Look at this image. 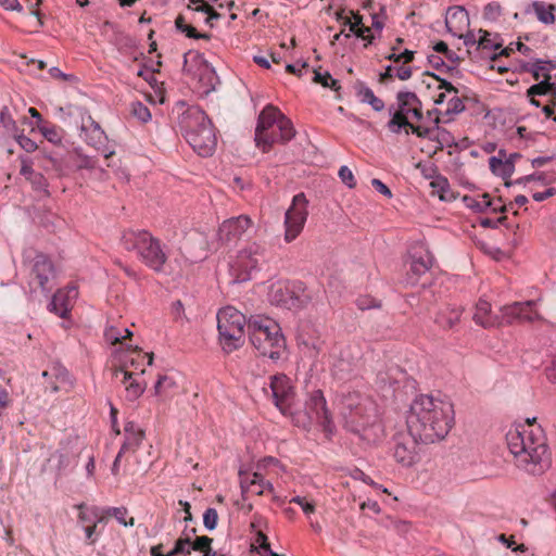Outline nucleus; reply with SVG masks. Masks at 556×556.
<instances>
[{
  "mask_svg": "<svg viewBox=\"0 0 556 556\" xmlns=\"http://www.w3.org/2000/svg\"><path fill=\"white\" fill-rule=\"evenodd\" d=\"M170 311L175 321H188V318L185 314V306L180 300H176L172 303Z\"/></svg>",
  "mask_w": 556,
  "mask_h": 556,
  "instance_id": "bf43d9fd",
  "label": "nucleus"
},
{
  "mask_svg": "<svg viewBox=\"0 0 556 556\" xmlns=\"http://www.w3.org/2000/svg\"><path fill=\"white\" fill-rule=\"evenodd\" d=\"M545 375L549 382L556 383V357L552 358L545 366Z\"/></svg>",
  "mask_w": 556,
  "mask_h": 556,
  "instance_id": "338daca9",
  "label": "nucleus"
},
{
  "mask_svg": "<svg viewBox=\"0 0 556 556\" xmlns=\"http://www.w3.org/2000/svg\"><path fill=\"white\" fill-rule=\"evenodd\" d=\"M354 88L356 96L358 97L362 103L369 104L371 102V99H374L375 93L368 86H366L363 81H356Z\"/></svg>",
  "mask_w": 556,
  "mask_h": 556,
  "instance_id": "a18cd8bd",
  "label": "nucleus"
},
{
  "mask_svg": "<svg viewBox=\"0 0 556 556\" xmlns=\"http://www.w3.org/2000/svg\"><path fill=\"white\" fill-rule=\"evenodd\" d=\"M339 177L346 187L354 188L356 186L354 175L346 165L340 167Z\"/></svg>",
  "mask_w": 556,
  "mask_h": 556,
  "instance_id": "052dcab7",
  "label": "nucleus"
},
{
  "mask_svg": "<svg viewBox=\"0 0 556 556\" xmlns=\"http://www.w3.org/2000/svg\"><path fill=\"white\" fill-rule=\"evenodd\" d=\"M354 22L351 24V33H353L356 37H362L368 41V43H371L374 40V36L366 35L370 31L369 27H362L358 26L362 24V16L359 14H353Z\"/></svg>",
  "mask_w": 556,
  "mask_h": 556,
  "instance_id": "79ce46f5",
  "label": "nucleus"
},
{
  "mask_svg": "<svg viewBox=\"0 0 556 556\" xmlns=\"http://www.w3.org/2000/svg\"><path fill=\"white\" fill-rule=\"evenodd\" d=\"M104 339L112 345L119 343L123 340V330L114 326H109L104 330Z\"/></svg>",
  "mask_w": 556,
  "mask_h": 556,
  "instance_id": "864d4df0",
  "label": "nucleus"
},
{
  "mask_svg": "<svg viewBox=\"0 0 556 556\" xmlns=\"http://www.w3.org/2000/svg\"><path fill=\"white\" fill-rule=\"evenodd\" d=\"M305 408L311 420L321 425L325 432L330 434L333 432L334 425L327 408L326 400L321 390H315L311 393Z\"/></svg>",
  "mask_w": 556,
  "mask_h": 556,
  "instance_id": "2eb2a0df",
  "label": "nucleus"
},
{
  "mask_svg": "<svg viewBox=\"0 0 556 556\" xmlns=\"http://www.w3.org/2000/svg\"><path fill=\"white\" fill-rule=\"evenodd\" d=\"M115 378H121V382L125 386L126 399L128 401H136L141 396L144 391V386L139 382L134 375L121 367L114 372Z\"/></svg>",
  "mask_w": 556,
  "mask_h": 556,
  "instance_id": "b1692460",
  "label": "nucleus"
},
{
  "mask_svg": "<svg viewBox=\"0 0 556 556\" xmlns=\"http://www.w3.org/2000/svg\"><path fill=\"white\" fill-rule=\"evenodd\" d=\"M464 202L466 203L467 207L476 211V212H483L488 207L492 206V202L489 198V194L484 193L480 195L479 198H472V197H464Z\"/></svg>",
  "mask_w": 556,
  "mask_h": 556,
  "instance_id": "58836bf2",
  "label": "nucleus"
},
{
  "mask_svg": "<svg viewBox=\"0 0 556 556\" xmlns=\"http://www.w3.org/2000/svg\"><path fill=\"white\" fill-rule=\"evenodd\" d=\"M548 65H551V61L538 59L532 63L523 64L522 71L531 73L533 78L539 80L541 77L543 78L542 74H549Z\"/></svg>",
  "mask_w": 556,
  "mask_h": 556,
  "instance_id": "f704fd0d",
  "label": "nucleus"
},
{
  "mask_svg": "<svg viewBox=\"0 0 556 556\" xmlns=\"http://www.w3.org/2000/svg\"><path fill=\"white\" fill-rule=\"evenodd\" d=\"M77 508L79 509L78 519L86 526L104 521V509L98 506H87L86 504H79Z\"/></svg>",
  "mask_w": 556,
  "mask_h": 556,
  "instance_id": "c756f323",
  "label": "nucleus"
},
{
  "mask_svg": "<svg viewBox=\"0 0 556 556\" xmlns=\"http://www.w3.org/2000/svg\"><path fill=\"white\" fill-rule=\"evenodd\" d=\"M244 325V315L232 306H226L217 313L219 343L226 353L243 344Z\"/></svg>",
  "mask_w": 556,
  "mask_h": 556,
  "instance_id": "0eeeda50",
  "label": "nucleus"
},
{
  "mask_svg": "<svg viewBox=\"0 0 556 556\" xmlns=\"http://www.w3.org/2000/svg\"><path fill=\"white\" fill-rule=\"evenodd\" d=\"M195 58L202 64L200 79L202 80L205 78L207 80V85L213 88V80L216 79L214 68L211 67L201 55H197Z\"/></svg>",
  "mask_w": 556,
  "mask_h": 556,
  "instance_id": "8fccbe9b",
  "label": "nucleus"
},
{
  "mask_svg": "<svg viewBox=\"0 0 556 556\" xmlns=\"http://www.w3.org/2000/svg\"><path fill=\"white\" fill-rule=\"evenodd\" d=\"M80 455V451L78 448L63 446L61 450L56 451L52 458L56 459V469L59 473H63L66 470L73 469L78 464V458Z\"/></svg>",
  "mask_w": 556,
  "mask_h": 556,
  "instance_id": "393cba45",
  "label": "nucleus"
},
{
  "mask_svg": "<svg viewBox=\"0 0 556 556\" xmlns=\"http://www.w3.org/2000/svg\"><path fill=\"white\" fill-rule=\"evenodd\" d=\"M465 110V104L459 97H453L447 102L445 115L452 116L462 113Z\"/></svg>",
  "mask_w": 556,
  "mask_h": 556,
  "instance_id": "5fc2aeb1",
  "label": "nucleus"
},
{
  "mask_svg": "<svg viewBox=\"0 0 556 556\" xmlns=\"http://www.w3.org/2000/svg\"><path fill=\"white\" fill-rule=\"evenodd\" d=\"M122 245L127 251H136L139 258L146 266L152 270L160 273L167 261L159 239L154 238L147 230H127L124 231Z\"/></svg>",
  "mask_w": 556,
  "mask_h": 556,
  "instance_id": "423d86ee",
  "label": "nucleus"
},
{
  "mask_svg": "<svg viewBox=\"0 0 556 556\" xmlns=\"http://www.w3.org/2000/svg\"><path fill=\"white\" fill-rule=\"evenodd\" d=\"M20 174L30 184L33 191L36 192L39 198L50 197L47 178L40 172H36L28 160H22Z\"/></svg>",
  "mask_w": 556,
  "mask_h": 556,
  "instance_id": "412c9836",
  "label": "nucleus"
},
{
  "mask_svg": "<svg viewBox=\"0 0 556 556\" xmlns=\"http://www.w3.org/2000/svg\"><path fill=\"white\" fill-rule=\"evenodd\" d=\"M251 344L262 355L273 361L281 357L286 350V339L280 326L271 318L253 316L248 321Z\"/></svg>",
  "mask_w": 556,
  "mask_h": 556,
  "instance_id": "20e7f679",
  "label": "nucleus"
},
{
  "mask_svg": "<svg viewBox=\"0 0 556 556\" xmlns=\"http://www.w3.org/2000/svg\"><path fill=\"white\" fill-rule=\"evenodd\" d=\"M414 438L400 437L393 447V458L402 467H412L419 460L417 443Z\"/></svg>",
  "mask_w": 556,
  "mask_h": 556,
  "instance_id": "6ab92c4d",
  "label": "nucleus"
},
{
  "mask_svg": "<svg viewBox=\"0 0 556 556\" xmlns=\"http://www.w3.org/2000/svg\"><path fill=\"white\" fill-rule=\"evenodd\" d=\"M55 275L52 261L45 254H37L29 263L28 286L30 292L40 290L48 294L52 289Z\"/></svg>",
  "mask_w": 556,
  "mask_h": 556,
  "instance_id": "9d476101",
  "label": "nucleus"
},
{
  "mask_svg": "<svg viewBox=\"0 0 556 556\" xmlns=\"http://www.w3.org/2000/svg\"><path fill=\"white\" fill-rule=\"evenodd\" d=\"M177 388L178 386L172 377L160 376L154 386V392L162 400H166L175 394Z\"/></svg>",
  "mask_w": 556,
  "mask_h": 556,
  "instance_id": "7c9ffc66",
  "label": "nucleus"
},
{
  "mask_svg": "<svg viewBox=\"0 0 556 556\" xmlns=\"http://www.w3.org/2000/svg\"><path fill=\"white\" fill-rule=\"evenodd\" d=\"M359 414L357 408L355 414H351V419L346 420V428L357 434L362 441L367 444L378 442L383 433L382 427L379 422L356 425L355 417Z\"/></svg>",
  "mask_w": 556,
  "mask_h": 556,
  "instance_id": "aec40b11",
  "label": "nucleus"
},
{
  "mask_svg": "<svg viewBox=\"0 0 556 556\" xmlns=\"http://www.w3.org/2000/svg\"><path fill=\"white\" fill-rule=\"evenodd\" d=\"M390 121L388 129L393 134H400L402 128L410 125V118L420 121L422 118V103L413 91L401 90L396 93V105L389 108Z\"/></svg>",
  "mask_w": 556,
  "mask_h": 556,
  "instance_id": "6e6552de",
  "label": "nucleus"
},
{
  "mask_svg": "<svg viewBox=\"0 0 556 556\" xmlns=\"http://www.w3.org/2000/svg\"><path fill=\"white\" fill-rule=\"evenodd\" d=\"M463 309L456 306H446L440 309L434 323L444 330L454 329L460 321Z\"/></svg>",
  "mask_w": 556,
  "mask_h": 556,
  "instance_id": "cd10ccee",
  "label": "nucleus"
},
{
  "mask_svg": "<svg viewBox=\"0 0 556 556\" xmlns=\"http://www.w3.org/2000/svg\"><path fill=\"white\" fill-rule=\"evenodd\" d=\"M371 186L376 189L377 192L383 194L384 197L391 199L393 197L390 188L383 184L380 179L374 178L371 180Z\"/></svg>",
  "mask_w": 556,
  "mask_h": 556,
  "instance_id": "0e129e2a",
  "label": "nucleus"
},
{
  "mask_svg": "<svg viewBox=\"0 0 556 556\" xmlns=\"http://www.w3.org/2000/svg\"><path fill=\"white\" fill-rule=\"evenodd\" d=\"M479 33L481 36L478 39V48L484 50H496L502 47V42L495 41L493 38H491L492 35L489 31L480 29Z\"/></svg>",
  "mask_w": 556,
  "mask_h": 556,
  "instance_id": "c03bdc74",
  "label": "nucleus"
},
{
  "mask_svg": "<svg viewBox=\"0 0 556 556\" xmlns=\"http://www.w3.org/2000/svg\"><path fill=\"white\" fill-rule=\"evenodd\" d=\"M179 127L188 143L199 155L213 154L217 137L211 119L200 106H188L179 117Z\"/></svg>",
  "mask_w": 556,
  "mask_h": 556,
  "instance_id": "7ed1b4c3",
  "label": "nucleus"
},
{
  "mask_svg": "<svg viewBox=\"0 0 556 556\" xmlns=\"http://www.w3.org/2000/svg\"><path fill=\"white\" fill-rule=\"evenodd\" d=\"M431 186L440 192V199L445 200L444 193L450 190V184L445 177L438 176L435 180L431 182Z\"/></svg>",
  "mask_w": 556,
  "mask_h": 556,
  "instance_id": "e2e57ef3",
  "label": "nucleus"
},
{
  "mask_svg": "<svg viewBox=\"0 0 556 556\" xmlns=\"http://www.w3.org/2000/svg\"><path fill=\"white\" fill-rule=\"evenodd\" d=\"M269 388L275 405L282 414H287L293 402L294 390L286 375H276L270 378Z\"/></svg>",
  "mask_w": 556,
  "mask_h": 556,
  "instance_id": "dca6fc26",
  "label": "nucleus"
},
{
  "mask_svg": "<svg viewBox=\"0 0 556 556\" xmlns=\"http://www.w3.org/2000/svg\"><path fill=\"white\" fill-rule=\"evenodd\" d=\"M218 521V514L215 508H207L203 514V523L204 527L212 531L216 528Z\"/></svg>",
  "mask_w": 556,
  "mask_h": 556,
  "instance_id": "6e6d98bb",
  "label": "nucleus"
},
{
  "mask_svg": "<svg viewBox=\"0 0 556 556\" xmlns=\"http://www.w3.org/2000/svg\"><path fill=\"white\" fill-rule=\"evenodd\" d=\"M295 136L294 127L289 118L274 105H266L260 113L255 128L256 146L264 152L275 143H286Z\"/></svg>",
  "mask_w": 556,
  "mask_h": 556,
  "instance_id": "39448f33",
  "label": "nucleus"
},
{
  "mask_svg": "<svg viewBox=\"0 0 556 556\" xmlns=\"http://www.w3.org/2000/svg\"><path fill=\"white\" fill-rule=\"evenodd\" d=\"M274 300L285 308L299 309L309 302L311 296L302 281H294L275 291Z\"/></svg>",
  "mask_w": 556,
  "mask_h": 556,
  "instance_id": "4468645a",
  "label": "nucleus"
},
{
  "mask_svg": "<svg viewBox=\"0 0 556 556\" xmlns=\"http://www.w3.org/2000/svg\"><path fill=\"white\" fill-rule=\"evenodd\" d=\"M468 26L469 15L464 7L454 5L446 10L445 27L451 35L458 36V33Z\"/></svg>",
  "mask_w": 556,
  "mask_h": 556,
  "instance_id": "5701e85b",
  "label": "nucleus"
},
{
  "mask_svg": "<svg viewBox=\"0 0 556 556\" xmlns=\"http://www.w3.org/2000/svg\"><path fill=\"white\" fill-rule=\"evenodd\" d=\"M454 420V406L450 401L420 394L414 399L409 407L408 433L420 443H434L448 434Z\"/></svg>",
  "mask_w": 556,
  "mask_h": 556,
  "instance_id": "f257e3e1",
  "label": "nucleus"
},
{
  "mask_svg": "<svg viewBox=\"0 0 556 556\" xmlns=\"http://www.w3.org/2000/svg\"><path fill=\"white\" fill-rule=\"evenodd\" d=\"M240 488L242 497L245 498L247 493L262 495V475L258 472L239 471Z\"/></svg>",
  "mask_w": 556,
  "mask_h": 556,
  "instance_id": "c85d7f7f",
  "label": "nucleus"
},
{
  "mask_svg": "<svg viewBox=\"0 0 556 556\" xmlns=\"http://www.w3.org/2000/svg\"><path fill=\"white\" fill-rule=\"evenodd\" d=\"M213 540L208 536H198L193 542H191L192 551L205 552L207 549H212Z\"/></svg>",
  "mask_w": 556,
  "mask_h": 556,
  "instance_id": "680f3d73",
  "label": "nucleus"
},
{
  "mask_svg": "<svg viewBox=\"0 0 556 556\" xmlns=\"http://www.w3.org/2000/svg\"><path fill=\"white\" fill-rule=\"evenodd\" d=\"M80 137L90 147L99 151L105 159L114 154V150L108 147V136L91 115L86 114L81 117Z\"/></svg>",
  "mask_w": 556,
  "mask_h": 556,
  "instance_id": "f8f14e48",
  "label": "nucleus"
},
{
  "mask_svg": "<svg viewBox=\"0 0 556 556\" xmlns=\"http://www.w3.org/2000/svg\"><path fill=\"white\" fill-rule=\"evenodd\" d=\"M51 374L54 378L53 381H50V386L53 392L59 391V383H72L68 370L60 364H54L51 367Z\"/></svg>",
  "mask_w": 556,
  "mask_h": 556,
  "instance_id": "72a5a7b5",
  "label": "nucleus"
},
{
  "mask_svg": "<svg viewBox=\"0 0 556 556\" xmlns=\"http://www.w3.org/2000/svg\"><path fill=\"white\" fill-rule=\"evenodd\" d=\"M37 127H38L39 131L41 132V135L48 141H50L54 144L62 142L63 136L61 134V129L58 126L47 122V123L38 124Z\"/></svg>",
  "mask_w": 556,
  "mask_h": 556,
  "instance_id": "e433bc0d",
  "label": "nucleus"
},
{
  "mask_svg": "<svg viewBox=\"0 0 556 556\" xmlns=\"http://www.w3.org/2000/svg\"><path fill=\"white\" fill-rule=\"evenodd\" d=\"M535 301L514 302L513 304L502 307V319L506 324L514 321H534L541 318L540 314L534 309Z\"/></svg>",
  "mask_w": 556,
  "mask_h": 556,
  "instance_id": "f3484780",
  "label": "nucleus"
},
{
  "mask_svg": "<svg viewBox=\"0 0 556 556\" xmlns=\"http://www.w3.org/2000/svg\"><path fill=\"white\" fill-rule=\"evenodd\" d=\"M266 248L260 242H251L241 249L233 262L230 264V270L233 276V282H244L251 278L253 270L258 269L265 261Z\"/></svg>",
  "mask_w": 556,
  "mask_h": 556,
  "instance_id": "1a4fd4ad",
  "label": "nucleus"
},
{
  "mask_svg": "<svg viewBox=\"0 0 556 556\" xmlns=\"http://www.w3.org/2000/svg\"><path fill=\"white\" fill-rule=\"evenodd\" d=\"M531 7L536 14L538 20L543 24H553L555 22L554 12L556 11V7L553 4H546L542 1H533Z\"/></svg>",
  "mask_w": 556,
  "mask_h": 556,
  "instance_id": "2f4dec72",
  "label": "nucleus"
},
{
  "mask_svg": "<svg viewBox=\"0 0 556 556\" xmlns=\"http://www.w3.org/2000/svg\"><path fill=\"white\" fill-rule=\"evenodd\" d=\"M131 114L142 123L151 119L150 110L139 101L131 103Z\"/></svg>",
  "mask_w": 556,
  "mask_h": 556,
  "instance_id": "de8ad7c7",
  "label": "nucleus"
},
{
  "mask_svg": "<svg viewBox=\"0 0 556 556\" xmlns=\"http://www.w3.org/2000/svg\"><path fill=\"white\" fill-rule=\"evenodd\" d=\"M506 442L519 468L532 475H540L548 468L551 457L545 435L532 421L511 428L506 433Z\"/></svg>",
  "mask_w": 556,
  "mask_h": 556,
  "instance_id": "f03ea898",
  "label": "nucleus"
},
{
  "mask_svg": "<svg viewBox=\"0 0 556 556\" xmlns=\"http://www.w3.org/2000/svg\"><path fill=\"white\" fill-rule=\"evenodd\" d=\"M432 141L439 144L438 149L440 150L445 147L452 148L457 146L454 136L447 129L442 127H434V138Z\"/></svg>",
  "mask_w": 556,
  "mask_h": 556,
  "instance_id": "4c0bfd02",
  "label": "nucleus"
},
{
  "mask_svg": "<svg viewBox=\"0 0 556 556\" xmlns=\"http://www.w3.org/2000/svg\"><path fill=\"white\" fill-rule=\"evenodd\" d=\"M0 123L8 130V132L15 135L18 131L17 125L13 119L8 106H3L0 112Z\"/></svg>",
  "mask_w": 556,
  "mask_h": 556,
  "instance_id": "37998d69",
  "label": "nucleus"
},
{
  "mask_svg": "<svg viewBox=\"0 0 556 556\" xmlns=\"http://www.w3.org/2000/svg\"><path fill=\"white\" fill-rule=\"evenodd\" d=\"M489 164H490V169L494 174H497V175L502 176L503 178L510 177L515 170L514 163L510 159L503 161L496 156H491L489 160Z\"/></svg>",
  "mask_w": 556,
  "mask_h": 556,
  "instance_id": "473e14b6",
  "label": "nucleus"
},
{
  "mask_svg": "<svg viewBox=\"0 0 556 556\" xmlns=\"http://www.w3.org/2000/svg\"><path fill=\"white\" fill-rule=\"evenodd\" d=\"M314 81L336 91L340 88L339 81L334 79L329 72L321 73L314 71Z\"/></svg>",
  "mask_w": 556,
  "mask_h": 556,
  "instance_id": "a19ab883",
  "label": "nucleus"
},
{
  "mask_svg": "<svg viewBox=\"0 0 556 556\" xmlns=\"http://www.w3.org/2000/svg\"><path fill=\"white\" fill-rule=\"evenodd\" d=\"M104 514L112 515L118 523L124 527H132L135 525V520L130 517L128 520L126 519L128 510L126 507H109L104 509Z\"/></svg>",
  "mask_w": 556,
  "mask_h": 556,
  "instance_id": "ea45409f",
  "label": "nucleus"
},
{
  "mask_svg": "<svg viewBox=\"0 0 556 556\" xmlns=\"http://www.w3.org/2000/svg\"><path fill=\"white\" fill-rule=\"evenodd\" d=\"M473 320L483 328L496 327L502 324L497 316L491 314V304L482 299L476 305Z\"/></svg>",
  "mask_w": 556,
  "mask_h": 556,
  "instance_id": "bb28decb",
  "label": "nucleus"
},
{
  "mask_svg": "<svg viewBox=\"0 0 556 556\" xmlns=\"http://www.w3.org/2000/svg\"><path fill=\"white\" fill-rule=\"evenodd\" d=\"M71 296H77V289L75 287L59 289L48 304V309L61 318H66L71 312Z\"/></svg>",
  "mask_w": 556,
  "mask_h": 556,
  "instance_id": "4be33fe9",
  "label": "nucleus"
},
{
  "mask_svg": "<svg viewBox=\"0 0 556 556\" xmlns=\"http://www.w3.org/2000/svg\"><path fill=\"white\" fill-rule=\"evenodd\" d=\"M428 62L435 70L446 68L447 71H452L454 68L453 66H447L445 64V62L443 61V59L439 55H434V54L429 55Z\"/></svg>",
  "mask_w": 556,
  "mask_h": 556,
  "instance_id": "69168bd1",
  "label": "nucleus"
},
{
  "mask_svg": "<svg viewBox=\"0 0 556 556\" xmlns=\"http://www.w3.org/2000/svg\"><path fill=\"white\" fill-rule=\"evenodd\" d=\"M434 258L431 252L420 243L415 245L409 253V269L406 275V282L415 286L421 276L428 273L433 266Z\"/></svg>",
  "mask_w": 556,
  "mask_h": 556,
  "instance_id": "ddd939ff",
  "label": "nucleus"
},
{
  "mask_svg": "<svg viewBox=\"0 0 556 556\" xmlns=\"http://www.w3.org/2000/svg\"><path fill=\"white\" fill-rule=\"evenodd\" d=\"M308 200L303 192L293 197L285 214V240L293 241L303 230L308 216Z\"/></svg>",
  "mask_w": 556,
  "mask_h": 556,
  "instance_id": "9b49d317",
  "label": "nucleus"
},
{
  "mask_svg": "<svg viewBox=\"0 0 556 556\" xmlns=\"http://www.w3.org/2000/svg\"><path fill=\"white\" fill-rule=\"evenodd\" d=\"M542 75H543V79L540 83L532 85L527 90L528 98L549 94L551 90L553 89V83H551V74H542Z\"/></svg>",
  "mask_w": 556,
  "mask_h": 556,
  "instance_id": "c9c22d12",
  "label": "nucleus"
},
{
  "mask_svg": "<svg viewBox=\"0 0 556 556\" xmlns=\"http://www.w3.org/2000/svg\"><path fill=\"white\" fill-rule=\"evenodd\" d=\"M125 440L121 446L122 453L135 452L141 444L144 432L134 421H127L124 426Z\"/></svg>",
  "mask_w": 556,
  "mask_h": 556,
  "instance_id": "a878e982",
  "label": "nucleus"
},
{
  "mask_svg": "<svg viewBox=\"0 0 556 556\" xmlns=\"http://www.w3.org/2000/svg\"><path fill=\"white\" fill-rule=\"evenodd\" d=\"M16 142L20 144V147L25 150L26 152H34L37 150V143L31 140L30 138H28L27 136L23 135V134H18V131L13 135Z\"/></svg>",
  "mask_w": 556,
  "mask_h": 556,
  "instance_id": "13d9d810",
  "label": "nucleus"
},
{
  "mask_svg": "<svg viewBox=\"0 0 556 556\" xmlns=\"http://www.w3.org/2000/svg\"><path fill=\"white\" fill-rule=\"evenodd\" d=\"M331 371L333 377H336L337 379L345 380L349 378L351 365L349 362L340 359L333 365Z\"/></svg>",
  "mask_w": 556,
  "mask_h": 556,
  "instance_id": "49530a36",
  "label": "nucleus"
},
{
  "mask_svg": "<svg viewBox=\"0 0 556 556\" xmlns=\"http://www.w3.org/2000/svg\"><path fill=\"white\" fill-rule=\"evenodd\" d=\"M407 128L412 130L413 134H415L418 138H427L429 140H433L434 138V127H424L420 125H414L410 123V125H407Z\"/></svg>",
  "mask_w": 556,
  "mask_h": 556,
  "instance_id": "4d7b16f0",
  "label": "nucleus"
},
{
  "mask_svg": "<svg viewBox=\"0 0 556 556\" xmlns=\"http://www.w3.org/2000/svg\"><path fill=\"white\" fill-rule=\"evenodd\" d=\"M502 15V7L498 2H490L483 9V17L488 21H496Z\"/></svg>",
  "mask_w": 556,
  "mask_h": 556,
  "instance_id": "3c124183",
  "label": "nucleus"
},
{
  "mask_svg": "<svg viewBox=\"0 0 556 556\" xmlns=\"http://www.w3.org/2000/svg\"><path fill=\"white\" fill-rule=\"evenodd\" d=\"M182 33H185L187 37L193 38V39H206V40H208L211 38L210 34L198 33L197 29L193 26H191V25H188L187 27H185Z\"/></svg>",
  "mask_w": 556,
  "mask_h": 556,
  "instance_id": "774afa93",
  "label": "nucleus"
},
{
  "mask_svg": "<svg viewBox=\"0 0 556 556\" xmlns=\"http://www.w3.org/2000/svg\"><path fill=\"white\" fill-rule=\"evenodd\" d=\"M191 551H192V546H191V539H190L189 534H187V536H185V538L178 539L175 542L174 553H178V555L186 556V555H189L191 553Z\"/></svg>",
  "mask_w": 556,
  "mask_h": 556,
  "instance_id": "603ef678",
  "label": "nucleus"
},
{
  "mask_svg": "<svg viewBox=\"0 0 556 556\" xmlns=\"http://www.w3.org/2000/svg\"><path fill=\"white\" fill-rule=\"evenodd\" d=\"M290 503H294L301 507L305 516L309 517L311 515L315 514L316 506L315 503L312 501H308L305 496H293L290 500Z\"/></svg>",
  "mask_w": 556,
  "mask_h": 556,
  "instance_id": "09e8293b",
  "label": "nucleus"
},
{
  "mask_svg": "<svg viewBox=\"0 0 556 556\" xmlns=\"http://www.w3.org/2000/svg\"><path fill=\"white\" fill-rule=\"evenodd\" d=\"M251 226L252 220L248 215L228 218L219 226L218 239L227 244L235 243Z\"/></svg>",
  "mask_w": 556,
  "mask_h": 556,
  "instance_id": "a211bd4d",
  "label": "nucleus"
}]
</instances>
